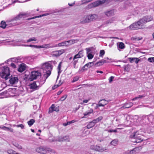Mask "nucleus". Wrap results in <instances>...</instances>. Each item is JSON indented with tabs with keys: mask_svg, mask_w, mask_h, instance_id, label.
<instances>
[{
	"mask_svg": "<svg viewBox=\"0 0 154 154\" xmlns=\"http://www.w3.org/2000/svg\"><path fill=\"white\" fill-rule=\"evenodd\" d=\"M52 68V65L46 62L42 64L41 69L44 73L43 76L45 78V80L51 75Z\"/></svg>",
	"mask_w": 154,
	"mask_h": 154,
	"instance_id": "f257e3e1",
	"label": "nucleus"
},
{
	"mask_svg": "<svg viewBox=\"0 0 154 154\" xmlns=\"http://www.w3.org/2000/svg\"><path fill=\"white\" fill-rule=\"evenodd\" d=\"M10 72L8 67L5 66H4L2 72L0 73L1 77L3 79H5L6 80H7L11 77Z\"/></svg>",
	"mask_w": 154,
	"mask_h": 154,
	"instance_id": "f03ea898",
	"label": "nucleus"
},
{
	"mask_svg": "<svg viewBox=\"0 0 154 154\" xmlns=\"http://www.w3.org/2000/svg\"><path fill=\"white\" fill-rule=\"evenodd\" d=\"M143 136L142 134H139L138 131L134 132L130 136V138L135 139V140L134 141L132 142L136 143H139L142 141L143 140Z\"/></svg>",
	"mask_w": 154,
	"mask_h": 154,
	"instance_id": "7ed1b4c3",
	"label": "nucleus"
},
{
	"mask_svg": "<svg viewBox=\"0 0 154 154\" xmlns=\"http://www.w3.org/2000/svg\"><path fill=\"white\" fill-rule=\"evenodd\" d=\"M42 76L41 73L38 71H33L31 72L30 76L28 78H26L29 81H32L35 79H36L39 76Z\"/></svg>",
	"mask_w": 154,
	"mask_h": 154,
	"instance_id": "20e7f679",
	"label": "nucleus"
},
{
	"mask_svg": "<svg viewBox=\"0 0 154 154\" xmlns=\"http://www.w3.org/2000/svg\"><path fill=\"white\" fill-rule=\"evenodd\" d=\"M95 15L94 14L91 15L89 16H85L81 21L82 23L84 24L85 23H88L95 20V18L94 17Z\"/></svg>",
	"mask_w": 154,
	"mask_h": 154,
	"instance_id": "39448f33",
	"label": "nucleus"
},
{
	"mask_svg": "<svg viewBox=\"0 0 154 154\" xmlns=\"http://www.w3.org/2000/svg\"><path fill=\"white\" fill-rule=\"evenodd\" d=\"M36 151L39 153L45 154L47 153V151L51 152L52 149L46 146H41L37 148L36 149Z\"/></svg>",
	"mask_w": 154,
	"mask_h": 154,
	"instance_id": "423d86ee",
	"label": "nucleus"
},
{
	"mask_svg": "<svg viewBox=\"0 0 154 154\" xmlns=\"http://www.w3.org/2000/svg\"><path fill=\"white\" fill-rule=\"evenodd\" d=\"M11 22V23L9 24H6L5 21L3 20L1 22L0 27L2 28L3 29H5L6 27H8L18 25L20 24L17 22L13 23H12V22Z\"/></svg>",
	"mask_w": 154,
	"mask_h": 154,
	"instance_id": "0eeeda50",
	"label": "nucleus"
},
{
	"mask_svg": "<svg viewBox=\"0 0 154 154\" xmlns=\"http://www.w3.org/2000/svg\"><path fill=\"white\" fill-rule=\"evenodd\" d=\"M30 88L33 90H38L41 87L40 82L39 81H35L32 83H31L29 85Z\"/></svg>",
	"mask_w": 154,
	"mask_h": 154,
	"instance_id": "6e6552de",
	"label": "nucleus"
},
{
	"mask_svg": "<svg viewBox=\"0 0 154 154\" xmlns=\"http://www.w3.org/2000/svg\"><path fill=\"white\" fill-rule=\"evenodd\" d=\"M26 14L24 13H20L16 17L11 19L10 22L14 23L15 21L20 20L22 19L25 18L26 17Z\"/></svg>",
	"mask_w": 154,
	"mask_h": 154,
	"instance_id": "1a4fd4ad",
	"label": "nucleus"
},
{
	"mask_svg": "<svg viewBox=\"0 0 154 154\" xmlns=\"http://www.w3.org/2000/svg\"><path fill=\"white\" fill-rule=\"evenodd\" d=\"M5 125L6 126H5L4 125L0 126V128L2 130L5 131H8L12 133L14 132V130L13 129L9 126H11V124H8L5 123Z\"/></svg>",
	"mask_w": 154,
	"mask_h": 154,
	"instance_id": "9d476101",
	"label": "nucleus"
},
{
	"mask_svg": "<svg viewBox=\"0 0 154 154\" xmlns=\"http://www.w3.org/2000/svg\"><path fill=\"white\" fill-rule=\"evenodd\" d=\"M105 3V0H97L88 5L89 8H92L97 7L99 5Z\"/></svg>",
	"mask_w": 154,
	"mask_h": 154,
	"instance_id": "9b49d317",
	"label": "nucleus"
},
{
	"mask_svg": "<svg viewBox=\"0 0 154 154\" xmlns=\"http://www.w3.org/2000/svg\"><path fill=\"white\" fill-rule=\"evenodd\" d=\"M50 44H44L42 45H28L27 47L33 48H50Z\"/></svg>",
	"mask_w": 154,
	"mask_h": 154,
	"instance_id": "f8f14e48",
	"label": "nucleus"
},
{
	"mask_svg": "<svg viewBox=\"0 0 154 154\" xmlns=\"http://www.w3.org/2000/svg\"><path fill=\"white\" fill-rule=\"evenodd\" d=\"M11 77L9 80V82L10 84L13 85L16 84L18 81V78L17 77L12 76V75H11Z\"/></svg>",
	"mask_w": 154,
	"mask_h": 154,
	"instance_id": "ddd939ff",
	"label": "nucleus"
},
{
	"mask_svg": "<svg viewBox=\"0 0 154 154\" xmlns=\"http://www.w3.org/2000/svg\"><path fill=\"white\" fill-rule=\"evenodd\" d=\"M141 18L143 21V22H144L145 24L152 20L153 19L152 17L150 15L145 16Z\"/></svg>",
	"mask_w": 154,
	"mask_h": 154,
	"instance_id": "4468645a",
	"label": "nucleus"
},
{
	"mask_svg": "<svg viewBox=\"0 0 154 154\" xmlns=\"http://www.w3.org/2000/svg\"><path fill=\"white\" fill-rule=\"evenodd\" d=\"M137 22L133 23L129 26V27L130 29L131 30H137L140 29V28L139 26V25H137Z\"/></svg>",
	"mask_w": 154,
	"mask_h": 154,
	"instance_id": "2eb2a0df",
	"label": "nucleus"
},
{
	"mask_svg": "<svg viewBox=\"0 0 154 154\" xmlns=\"http://www.w3.org/2000/svg\"><path fill=\"white\" fill-rule=\"evenodd\" d=\"M137 22L133 23L129 26V27L130 29L131 30H137L140 29V28L139 26V25H137Z\"/></svg>",
	"mask_w": 154,
	"mask_h": 154,
	"instance_id": "dca6fc26",
	"label": "nucleus"
},
{
	"mask_svg": "<svg viewBox=\"0 0 154 154\" xmlns=\"http://www.w3.org/2000/svg\"><path fill=\"white\" fill-rule=\"evenodd\" d=\"M110 62V61L107 60H106L102 59L97 62L95 64V66H99L102 65L104 63H109Z\"/></svg>",
	"mask_w": 154,
	"mask_h": 154,
	"instance_id": "f3484780",
	"label": "nucleus"
},
{
	"mask_svg": "<svg viewBox=\"0 0 154 154\" xmlns=\"http://www.w3.org/2000/svg\"><path fill=\"white\" fill-rule=\"evenodd\" d=\"M12 61L17 63L18 62H20V58L19 57H14L9 59L5 61V63H7L8 62Z\"/></svg>",
	"mask_w": 154,
	"mask_h": 154,
	"instance_id": "a211bd4d",
	"label": "nucleus"
},
{
	"mask_svg": "<svg viewBox=\"0 0 154 154\" xmlns=\"http://www.w3.org/2000/svg\"><path fill=\"white\" fill-rule=\"evenodd\" d=\"M15 91V90L14 88L13 89L11 88H10L8 90L5 91L2 93L3 94H7V95H10V96H13L14 95H11L12 93H13V94H15L14 92Z\"/></svg>",
	"mask_w": 154,
	"mask_h": 154,
	"instance_id": "6ab92c4d",
	"label": "nucleus"
},
{
	"mask_svg": "<svg viewBox=\"0 0 154 154\" xmlns=\"http://www.w3.org/2000/svg\"><path fill=\"white\" fill-rule=\"evenodd\" d=\"M26 69V65L24 63H22L19 66V67L17 69L18 71L22 72L24 71Z\"/></svg>",
	"mask_w": 154,
	"mask_h": 154,
	"instance_id": "aec40b11",
	"label": "nucleus"
},
{
	"mask_svg": "<svg viewBox=\"0 0 154 154\" xmlns=\"http://www.w3.org/2000/svg\"><path fill=\"white\" fill-rule=\"evenodd\" d=\"M83 50H81L79 51L78 53L75 55L73 57V59L77 60V58H80L82 57L83 56Z\"/></svg>",
	"mask_w": 154,
	"mask_h": 154,
	"instance_id": "412c9836",
	"label": "nucleus"
},
{
	"mask_svg": "<svg viewBox=\"0 0 154 154\" xmlns=\"http://www.w3.org/2000/svg\"><path fill=\"white\" fill-rule=\"evenodd\" d=\"M33 61V59L30 57H27L24 58V61L26 63L31 64Z\"/></svg>",
	"mask_w": 154,
	"mask_h": 154,
	"instance_id": "4be33fe9",
	"label": "nucleus"
},
{
	"mask_svg": "<svg viewBox=\"0 0 154 154\" xmlns=\"http://www.w3.org/2000/svg\"><path fill=\"white\" fill-rule=\"evenodd\" d=\"M58 137V141H64L67 140L69 139V136H66L64 137L59 136Z\"/></svg>",
	"mask_w": 154,
	"mask_h": 154,
	"instance_id": "5701e85b",
	"label": "nucleus"
},
{
	"mask_svg": "<svg viewBox=\"0 0 154 154\" xmlns=\"http://www.w3.org/2000/svg\"><path fill=\"white\" fill-rule=\"evenodd\" d=\"M114 10H110L105 12V14L108 17L114 15Z\"/></svg>",
	"mask_w": 154,
	"mask_h": 154,
	"instance_id": "b1692460",
	"label": "nucleus"
},
{
	"mask_svg": "<svg viewBox=\"0 0 154 154\" xmlns=\"http://www.w3.org/2000/svg\"><path fill=\"white\" fill-rule=\"evenodd\" d=\"M96 151L99 152H102L106 150V149H105L102 146H100L97 145H96Z\"/></svg>",
	"mask_w": 154,
	"mask_h": 154,
	"instance_id": "393cba45",
	"label": "nucleus"
},
{
	"mask_svg": "<svg viewBox=\"0 0 154 154\" xmlns=\"http://www.w3.org/2000/svg\"><path fill=\"white\" fill-rule=\"evenodd\" d=\"M103 117L102 116H99L97 118L93 119L92 121L95 124L100 121L103 119Z\"/></svg>",
	"mask_w": 154,
	"mask_h": 154,
	"instance_id": "a878e982",
	"label": "nucleus"
},
{
	"mask_svg": "<svg viewBox=\"0 0 154 154\" xmlns=\"http://www.w3.org/2000/svg\"><path fill=\"white\" fill-rule=\"evenodd\" d=\"M89 67L88 65V63H87L83 66L82 68L80 69L79 71L82 72L85 71H86L88 69V68H89Z\"/></svg>",
	"mask_w": 154,
	"mask_h": 154,
	"instance_id": "bb28decb",
	"label": "nucleus"
},
{
	"mask_svg": "<svg viewBox=\"0 0 154 154\" xmlns=\"http://www.w3.org/2000/svg\"><path fill=\"white\" fill-rule=\"evenodd\" d=\"M98 102L100 104H102L103 105L101 106H104L108 104V102L105 99H102L100 100Z\"/></svg>",
	"mask_w": 154,
	"mask_h": 154,
	"instance_id": "cd10ccee",
	"label": "nucleus"
},
{
	"mask_svg": "<svg viewBox=\"0 0 154 154\" xmlns=\"http://www.w3.org/2000/svg\"><path fill=\"white\" fill-rule=\"evenodd\" d=\"M78 62V60L74 59H73V60L71 62V63L73 65L74 68L75 69H77L78 68V66L76 65V64Z\"/></svg>",
	"mask_w": 154,
	"mask_h": 154,
	"instance_id": "c85d7f7f",
	"label": "nucleus"
},
{
	"mask_svg": "<svg viewBox=\"0 0 154 154\" xmlns=\"http://www.w3.org/2000/svg\"><path fill=\"white\" fill-rule=\"evenodd\" d=\"M48 14H49L48 13H46V14H42V15H40L39 16H35V17H32L28 18L27 19V20H31V19H35V18H36L41 17H43V16H44L48 15Z\"/></svg>",
	"mask_w": 154,
	"mask_h": 154,
	"instance_id": "c756f323",
	"label": "nucleus"
},
{
	"mask_svg": "<svg viewBox=\"0 0 154 154\" xmlns=\"http://www.w3.org/2000/svg\"><path fill=\"white\" fill-rule=\"evenodd\" d=\"M133 104L132 103H125L122 107L124 108H128L133 106Z\"/></svg>",
	"mask_w": 154,
	"mask_h": 154,
	"instance_id": "7c9ffc66",
	"label": "nucleus"
},
{
	"mask_svg": "<svg viewBox=\"0 0 154 154\" xmlns=\"http://www.w3.org/2000/svg\"><path fill=\"white\" fill-rule=\"evenodd\" d=\"M116 18L115 17H112L110 19L107 20L106 21V24H109L110 23H111L113 22L114 21H115Z\"/></svg>",
	"mask_w": 154,
	"mask_h": 154,
	"instance_id": "2f4dec72",
	"label": "nucleus"
},
{
	"mask_svg": "<svg viewBox=\"0 0 154 154\" xmlns=\"http://www.w3.org/2000/svg\"><path fill=\"white\" fill-rule=\"evenodd\" d=\"M37 40V39L35 37H33L32 38H30L29 39L27 40L26 42L25 41H23V43H29V42H32V41H36Z\"/></svg>",
	"mask_w": 154,
	"mask_h": 154,
	"instance_id": "473e14b6",
	"label": "nucleus"
},
{
	"mask_svg": "<svg viewBox=\"0 0 154 154\" xmlns=\"http://www.w3.org/2000/svg\"><path fill=\"white\" fill-rule=\"evenodd\" d=\"M143 20L142 18L140 19L137 22L138 23L137 25H139V26L140 27L143 26V25L145 24L143 22Z\"/></svg>",
	"mask_w": 154,
	"mask_h": 154,
	"instance_id": "72a5a7b5",
	"label": "nucleus"
},
{
	"mask_svg": "<svg viewBox=\"0 0 154 154\" xmlns=\"http://www.w3.org/2000/svg\"><path fill=\"white\" fill-rule=\"evenodd\" d=\"M94 124L92 121L89 122L88 124L86 126V127L87 128L90 129L94 127Z\"/></svg>",
	"mask_w": 154,
	"mask_h": 154,
	"instance_id": "f704fd0d",
	"label": "nucleus"
},
{
	"mask_svg": "<svg viewBox=\"0 0 154 154\" xmlns=\"http://www.w3.org/2000/svg\"><path fill=\"white\" fill-rule=\"evenodd\" d=\"M125 48V45L122 42H120L119 43V45H118V48H119L121 49H123Z\"/></svg>",
	"mask_w": 154,
	"mask_h": 154,
	"instance_id": "c9c22d12",
	"label": "nucleus"
},
{
	"mask_svg": "<svg viewBox=\"0 0 154 154\" xmlns=\"http://www.w3.org/2000/svg\"><path fill=\"white\" fill-rule=\"evenodd\" d=\"M35 122V121L34 119H30L29 121H28L27 123L28 125L29 126H31L33 125Z\"/></svg>",
	"mask_w": 154,
	"mask_h": 154,
	"instance_id": "e433bc0d",
	"label": "nucleus"
},
{
	"mask_svg": "<svg viewBox=\"0 0 154 154\" xmlns=\"http://www.w3.org/2000/svg\"><path fill=\"white\" fill-rule=\"evenodd\" d=\"M54 104H53L49 108V109L48 111V113H51L53 111H54V110L53 109L54 108Z\"/></svg>",
	"mask_w": 154,
	"mask_h": 154,
	"instance_id": "4c0bfd02",
	"label": "nucleus"
},
{
	"mask_svg": "<svg viewBox=\"0 0 154 154\" xmlns=\"http://www.w3.org/2000/svg\"><path fill=\"white\" fill-rule=\"evenodd\" d=\"M58 137L57 138H54L52 139H48V141L49 142L51 143L58 141Z\"/></svg>",
	"mask_w": 154,
	"mask_h": 154,
	"instance_id": "58836bf2",
	"label": "nucleus"
},
{
	"mask_svg": "<svg viewBox=\"0 0 154 154\" xmlns=\"http://www.w3.org/2000/svg\"><path fill=\"white\" fill-rule=\"evenodd\" d=\"M145 97L144 95H139L137 97H136L133 98L132 99V100L134 101L137 100L139 98H142L144 97Z\"/></svg>",
	"mask_w": 154,
	"mask_h": 154,
	"instance_id": "ea45409f",
	"label": "nucleus"
},
{
	"mask_svg": "<svg viewBox=\"0 0 154 154\" xmlns=\"http://www.w3.org/2000/svg\"><path fill=\"white\" fill-rule=\"evenodd\" d=\"M93 110L92 109H91L89 112H86L85 113H84V117H86V116L88 115H89L91 113H93Z\"/></svg>",
	"mask_w": 154,
	"mask_h": 154,
	"instance_id": "a19ab883",
	"label": "nucleus"
},
{
	"mask_svg": "<svg viewBox=\"0 0 154 154\" xmlns=\"http://www.w3.org/2000/svg\"><path fill=\"white\" fill-rule=\"evenodd\" d=\"M7 152L9 154H19L18 153H16L15 151L12 149H9L8 150Z\"/></svg>",
	"mask_w": 154,
	"mask_h": 154,
	"instance_id": "79ce46f5",
	"label": "nucleus"
},
{
	"mask_svg": "<svg viewBox=\"0 0 154 154\" xmlns=\"http://www.w3.org/2000/svg\"><path fill=\"white\" fill-rule=\"evenodd\" d=\"M61 81V80H60L59 81L60 83L58 85H55L54 86H53L52 87V90H54L56 88H57L58 87H59L62 84V83H60Z\"/></svg>",
	"mask_w": 154,
	"mask_h": 154,
	"instance_id": "37998d69",
	"label": "nucleus"
},
{
	"mask_svg": "<svg viewBox=\"0 0 154 154\" xmlns=\"http://www.w3.org/2000/svg\"><path fill=\"white\" fill-rule=\"evenodd\" d=\"M117 142L118 141L116 140L115 139L110 142V144L112 145L116 146L117 144Z\"/></svg>",
	"mask_w": 154,
	"mask_h": 154,
	"instance_id": "c03bdc74",
	"label": "nucleus"
},
{
	"mask_svg": "<svg viewBox=\"0 0 154 154\" xmlns=\"http://www.w3.org/2000/svg\"><path fill=\"white\" fill-rule=\"evenodd\" d=\"M74 42V40H71L67 41H65V42H66V45H67L68 44H67V43L69 45H71L73 44Z\"/></svg>",
	"mask_w": 154,
	"mask_h": 154,
	"instance_id": "a18cd8bd",
	"label": "nucleus"
},
{
	"mask_svg": "<svg viewBox=\"0 0 154 154\" xmlns=\"http://www.w3.org/2000/svg\"><path fill=\"white\" fill-rule=\"evenodd\" d=\"M105 52L104 50H102L100 51L99 57H103V56L104 55Z\"/></svg>",
	"mask_w": 154,
	"mask_h": 154,
	"instance_id": "49530a36",
	"label": "nucleus"
},
{
	"mask_svg": "<svg viewBox=\"0 0 154 154\" xmlns=\"http://www.w3.org/2000/svg\"><path fill=\"white\" fill-rule=\"evenodd\" d=\"M128 66V65H125L124 66V70L125 71H127V72L129 71L130 70V69Z\"/></svg>",
	"mask_w": 154,
	"mask_h": 154,
	"instance_id": "de8ad7c7",
	"label": "nucleus"
},
{
	"mask_svg": "<svg viewBox=\"0 0 154 154\" xmlns=\"http://www.w3.org/2000/svg\"><path fill=\"white\" fill-rule=\"evenodd\" d=\"M87 57L88 59H91L93 58L94 55L91 53L87 54Z\"/></svg>",
	"mask_w": 154,
	"mask_h": 154,
	"instance_id": "09e8293b",
	"label": "nucleus"
},
{
	"mask_svg": "<svg viewBox=\"0 0 154 154\" xmlns=\"http://www.w3.org/2000/svg\"><path fill=\"white\" fill-rule=\"evenodd\" d=\"M53 55V56L56 57H59L60 56L57 51H54Z\"/></svg>",
	"mask_w": 154,
	"mask_h": 154,
	"instance_id": "8fccbe9b",
	"label": "nucleus"
},
{
	"mask_svg": "<svg viewBox=\"0 0 154 154\" xmlns=\"http://www.w3.org/2000/svg\"><path fill=\"white\" fill-rule=\"evenodd\" d=\"M13 125L14 126H16V127H17V128L20 127L22 129H23L24 128V125L22 124H20V125Z\"/></svg>",
	"mask_w": 154,
	"mask_h": 154,
	"instance_id": "3c124183",
	"label": "nucleus"
},
{
	"mask_svg": "<svg viewBox=\"0 0 154 154\" xmlns=\"http://www.w3.org/2000/svg\"><path fill=\"white\" fill-rule=\"evenodd\" d=\"M90 148L91 149L96 151V145H91L90 146Z\"/></svg>",
	"mask_w": 154,
	"mask_h": 154,
	"instance_id": "603ef678",
	"label": "nucleus"
},
{
	"mask_svg": "<svg viewBox=\"0 0 154 154\" xmlns=\"http://www.w3.org/2000/svg\"><path fill=\"white\" fill-rule=\"evenodd\" d=\"M136 59V57H130L128 58L129 61L131 63L133 62Z\"/></svg>",
	"mask_w": 154,
	"mask_h": 154,
	"instance_id": "864d4df0",
	"label": "nucleus"
},
{
	"mask_svg": "<svg viewBox=\"0 0 154 154\" xmlns=\"http://www.w3.org/2000/svg\"><path fill=\"white\" fill-rule=\"evenodd\" d=\"M67 95L66 94L65 95L62 96V97H61L60 99V100L61 101H63L67 97Z\"/></svg>",
	"mask_w": 154,
	"mask_h": 154,
	"instance_id": "5fc2aeb1",
	"label": "nucleus"
},
{
	"mask_svg": "<svg viewBox=\"0 0 154 154\" xmlns=\"http://www.w3.org/2000/svg\"><path fill=\"white\" fill-rule=\"evenodd\" d=\"M66 45V42H63L60 43L58 44V46H64V45Z\"/></svg>",
	"mask_w": 154,
	"mask_h": 154,
	"instance_id": "6e6d98bb",
	"label": "nucleus"
},
{
	"mask_svg": "<svg viewBox=\"0 0 154 154\" xmlns=\"http://www.w3.org/2000/svg\"><path fill=\"white\" fill-rule=\"evenodd\" d=\"M137 148H134L133 150H131L130 152V154H134L135 153L136 150L137 149Z\"/></svg>",
	"mask_w": 154,
	"mask_h": 154,
	"instance_id": "4d7b16f0",
	"label": "nucleus"
},
{
	"mask_svg": "<svg viewBox=\"0 0 154 154\" xmlns=\"http://www.w3.org/2000/svg\"><path fill=\"white\" fill-rule=\"evenodd\" d=\"M94 61H93L92 62H90L88 63V65L89 66V68L91 67L92 66L94 65Z\"/></svg>",
	"mask_w": 154,
	"mask_h": 154,
	"instance_id": "13d9d810",
	"label": "nucleus"
},
{
	"mask_svg": "<svg viewBox=\"0 0 154 154\" xmlns=\"http://www.w3.org/2000/svg\"><path fill=\"white\" fill-rule=\"evenodd\" d=\"M148 61L151 63L154 62V57H150L148 59Z\"/></svg>",
	"mask_w": 154,
	"mask_h": 154,
	"instance_id": "bf43d9fd",
	"label": "nucleus"
},
{
	"mask_svg": "<svg viewBox=\"0 0 154 154\" xmlns=\"http://www.w3.org/2000/svg\"><path fill=\"white\" fill-rule=\"evenodd\" d=\"M79 79V78L78 76L75 77L73 78V79L72 81V82H75L77 81Z\"/></svg>",
	"mask_w": 154,
	"mask_h": 154,
	"instance_id": "052dcab7",
	"label": "nucleus"
},
{
	"mask_svg": "<svg viewBox=\"0 0 154 154\" xmlns=\"http://www.w3.org/2000/svg\"><path fill=\"white\" fill-rule=\"evenodd\" d=\"M53 109L54 111H55L57 112H58L59 111V107L58 106L57 107L54 106Z\"/></svg>",
	"mask_w": 154,
	"mask_h": 154,
	"instance_id": "680f3d73",
	"label": "nucleus"
},
{
	"mask_svg": "<svg viewBox=\"0 0 154 154\" xmlns=\"http://www.w3.org/2000/svg\"><path fill=\"white\" fill-rule=\"evenodd\" d=\"M114 78V77L113 76H111L109 79V82L111 83L113 81V80Z\"/></svg>",
	"mask_w": 154,
	"mask_h": 154,
	"instance_id": "e2e57ef3",
	"label": "nucleus"
},
{
	"mask_svg": "<svg viewBox=\"0 0 154 154\" xmlns=\"http://www.w3.org/2000/svg\"><path fill=\"white\" fill-rule=\"evenodd\" d=\"M58 53L60 55L61 54H63L64 52V50H61L59 51H57Z\"/></svg>",
	"mask_w": 154,
	"mask_h": 154,
	"instance_id": "0e129e2a",
	"label": "nucleus"
},
{
	"mask_svg": "<svg viewBox=\"0 0 154 154\" xmlns=\"http://www.w3.org/2000/svg\"><path fill=\"white\" fill-rule=\"evenodd\" d=\"M15 146L19 149H22V146L18 144V143H17V145H16Z\"/></svg>",
	"mask_w": 154,
	"mask_h": 154,
	"instance_id": "69168bd1",
	"label": "nucleus"
},
{
	"mask_svg": "<svg viewBox=\"0 0 154 154\" xmlns=\"http://www.w3.org/2000/svg\"><path fill=\"white\" fill-rule=\"evenodd\" d=\"M103 106V105L102 104H100L98 102V104H96V106L95 107V109H97L99 106Z\"/></svg>",
	"mask_w": 154,
	"mask_h": 154,
	"instance_id": "338daca9",
	"label": "nucleus"
},
{
	"mask_svg": "<svg viewBox=\"0 0 154 154\" xmlns=\"http://www.w3.org/2000/svg\"><path fill=\"white\" fill-rule=\"evenodd\" d=\"M11 66L14 69L16 68V65L13 63H11Z\"/></svg>",
	"mask_w": 154,
	"mask_h": 154,
	"instance_id": "774afa93",
	"label": "nucleus"
}]
</instances>
